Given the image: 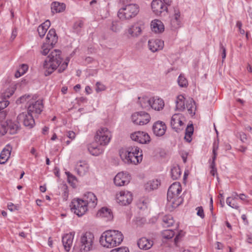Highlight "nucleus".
<instances>
[{
  "label": "nucleus",
  "instance_id": "49",
  "mask_svg": "<svg viewBox=\"0 0 252 252\" xmlns=\"http://www.w3.org/2000/svg\"><path fill=\"white\" fill-rule=\"evenodd\" d=\"M140 114H141V111L136 112L132 115L131 120L134 124L137 125Z\"/></svg>",
  "mask_w": 252,
  "mask_h": 252
},
{
  "label": "nucleus",
  "instance_id": "50",
  "mask_svg": "<svg viewBox=\"0 0 252 252\" xmlns=\"http://www.w3.org/2000/svg\"><path fill=\"white\" fill-rule=\"evenodd\" d=\"M220 54H221L222 61L226 57V49L223 46L222 43H220Z\"/></svg>",
  "mask_w": 252,
  "mask_h": 252
},
{
  "label": "nucleus",
  "instance_id": "32",
  "mask_svg": "<svg viewBox=\"0 0 252 252\" xmlns=\"http://www.w3.org/2000/svg\"><path fill=\"white\" fill-rule=\"evenodd\" d=\"M102 145L95 146L92 145L89 147L88 150L90 153L93 156H97L103 152V148Z\"/></svg>",
  "mask_w": 252,
  "mask_h": 252
},
{
  "label": "nucleus",
  "instance_id": "3",
  "mask_svg": "<svg viewBox=\"0 0 252 252\" xmlns=\"http://www.w3.org/2000/svg\"><path fill=\"white\" fill-rule=\"evenodd\" d=\"M182 187L179 183L175 182L169 188L167 193V203L173 208H176L183 202V198L180 195Z\"/></svg>",
  "mask_w": 252,
  "mask_h": 252
},
{
  "label": "nucleus",
  "instance_id": "36",
  "mask_svg": "<svg viewBox=\"0 0 252 252\" xmlns=\"http://www.w3.org/2000/svg\"><path fill=\"white\" fill-rule=\"evenodd\" d=\"M194 128L192 124L188 125L186 129L185 139L188 142L191 140V137L193 134Z\"/></svg>",
  "mask_w": 252,
  "mask_h": 252
},
{
  "label": "nucleus",
  "instance_id": "60",
  "mask_svg": "<svg viewBox=\"0 0 252 252\" xmlns=\"http://www.w3.org/2000/svg\"><path fill=\"white\" fill-rule=\"evenodd\" d=\"M66 135L71 140L74 139L75 137V133L73 131H68Z\"/></svg>",
  "mask_w": 252,
  "mask_h": 252
},
{
  "label": "nucleus",
  "instance_id": "13",
  "mask_svg": "<svg viewBox=\"0 0 252 252\" xmlns=\"http://www.w3.org/2000/svg\"><path fill=\"white\" fill-rule=\"evenodd\" d=\"M151 7L153 11L157 15H159L162 12L167 10V6L161 0H153Z\"/></svg>",
  "mask_w": 252,
  "mask_h": 252
},
{
  "label": "nucleus",
  "instance_id": "44",
  "mask_svg": "<svg viewBox=\"0 0 252 252\" xmlns=\"http://www.w3.org/2000/svg\"><path fill=\"white\" fill-rule=\"evenodd\" d=\"M170 124L172 128L175 129V130L177 132H180L183 129V127H178V123H177L176 121H174L173 120V116L172 117Z\"/></svg>",
  "mask_w": 252,
  "mask_h": 252
},
{
  "label": "nucleus",
  "instance_id": "11",
  "mask_svg": "<svg viewBox=\"0 0 252 252\" xmlns=\"http://www.w3.org/2000/svg\"><path fill=\"white\" fill-rule=\"evenodd\" d=\"M130 138L133 141L141 144H147L150 141V137L148 133L143 131H137L132 133Z\"/></svg>",
  "mask_w": 252,
  "mask_h": 252
},
{
  "label": "nucleus",
  "instance_id": "52",
  "mask_svg": "<svg viewBox=\"0 0 252 252\" xmlns=\"http://www.w3.org/2000/svg\"><path fill=\"white\" fill-rule=\"evenodd\" d=\"M65 174L67 175V180L69 183H73L74 181L76 180V178L75 176L73 175L69 172H65Z\"/></svg>",
  "mask_w": 252,
  "mask_h": 252
},
{
  "label": "nucleus",
  "instance_id": "58",
  "mask_svg": "<svg viewBox=\"0 0 252 252\" xmlns=\"http://www.w3.org/2000/svg\"><path fill=\"white\" fill-rule=\"evenodd\" d=\"M30 97L31 96L30 95H23L20 97L18 100H17V102L19 101L21 103H24L26 101L27 99H29Z\"/></svg>",
  "mask_w": 252,
  "mask_h": 252
},
{
  "label": "nucleus",
  "instance_id": "47",
  "mask_svg": "<svg viewBox=\"0 0 252 252\" xmlns=\"http://www.w3.org/2000/svg\"><path fill=\"white\" fill-rule=\"evenodd\" d=\"M159 184L158 180L149 182L147 184V188L150 187L151 190L155 189L158 188Z\"/></svg>",
  "mask_w": 252,
  "mask_h": 252
},
{
  "label": "nucleus",
  "instance_id": "16",
  "mask_svg": "<svg viewBox=\"0 0 252 252\" xmlns=\"http://www.w3.org/2000/svg\"><path fill=\"white\" fill-rule=\"evenodd\" d=\"M148 46L149 49L153 52H156L158 50L163 49L164 46V42L161 39H150L148 41Z\"/></svg>",
  "mask_w": 252,
  "mask_h": 252
},
{
  "label": "nucleus",
  "instance_id": "38",
  "mask_svg": "<svg viewBox=\"0 0 252 252\" xmlns=\"http://www.w3.org/2000/svg\"><path fill=\"white\" fill-rule=\"evenodd\" d=\"M174 220L170 215H166L162 218V225L164 227H169L173 224Z\"/></svg>",
  "mask_w": 252,
  "mask_h": 252
},
{
  "label": "nucleus",
  "instance_id": "28",
  "mask_svg": "<svg viewBox=\"0 0 252 252\" xmlns=\"http://www.w3.org/2000/svg\"><path fill=\"white\" fill-rule=\"evenodd\" d=\"M152 98L148 96L139 97L138 102L142 108L149 110L151 107Z\"/></svg>",
  "mask_w": 252,
  "mask_h": 252
},
{
  "label": "nucleus",
  "instance_id": "46",
  "mask_svg": "<svg viewBox=\"0 0 252 252\" xmlns=\"http://www.w3.org/2000/svg\"><path fill=\"white\" fill-rule=\"evenodd\" d=\"M50 45H48L47 43L43 44L42 46V50L41 51V53L43 55H46L49 52L50 50L52 48Z\"/></svg>",
  "mask_w": 252,
  "mask_h": 252
},
{
  "label": "nucleus",
  "instance_id": "9",
  "mask_svg": "<svg viewBox=\"0 0 252 252\" xmlns=\"http://www.w3.org/2000/svg\"><path fill=\"white\" fill-rule=\"evenodd\" d=\"M20 122L18 121L13 122L12 120H7L1 126L4 130V133L9 132L10 134H14L20 129Z\"/></svg>",
  "mask_w": 252,
  "mask_h": 252
},
{
  "label": "nucleus",
  "instance_id": "61",
  "mask_svg": "<svg viewBox=\"0 0 252 252\" xmlns=\"http://www.w3.org/2000/svg\"><path fill=\"white\" fill-rule=\"evenodd\" d=\"M8 208L10 211H14L17 210L16 206L12 203H10V204L8 205Z\"/></svg>",
  "mask_w": 252,
  "mask_h": 252
},
{
  "label": "nucleus",
  "instance_id": "56",
  "mask_svg": "<svg viewBox=\"0 0 252 252\" xmlns=\"http://www.w3.org/2000/svg\"><path fill=\"white\" fill-rule=\"evenodd\" d=\"M18 69L21 74H24L28 69V66L26 64H22Z\"/></svg>",
  "mask_w": 252,
  "mask_h": 252
},
{
  "label": "nucleus",
  "instance_id": "41",
  "mask_svg": "<svg viewBox=\"0 0 252 252\" xmlns=\"http://www.w3.org/2000/svg\"><path fill=\"white\" fill-rule=\"evenodd\" d=\"M83 22L82 21H78L76 22L73 26L74 32L77 33L80 32L82 28L83 27Z\"/></svg>",
  "mask_w": 252,
  "mask_h": 252
},
{
  "label": "nucleus",
  "instance_id": "64",
  "mask_svg": "<svg viewBox=\"0 0 252 252\" xmlns=\"http://www.w3.org/2000/svg\"><path fill=\"white\" fill-rule=\"evenodd\" d=\"M247 12V16H249L250 18H252V7H249Z\"/></svg>",
  "mask_w": 252,
  "mask_h": 252
},
{
  "label": "nucleus",
  "instance_id": "57",
  "mask_svg": "<svg viewBox=\"0 0 252 252\" xmlns=\"http://www.w3.org/2000/svg\"><path fill=\"white\" fill-rule=\"evenodd\" d=\"M230 198H231L230 197H228L227 198V199H226L227 204L233 208L238 209L239 208V206L237 205V204H235V203H231V202L230 201Z\"/></svg>",
  "mask_w": 252,
  "mask_h": 252
},
{
  "label": "nucleus",
  "instance_id": "5",
  "mask_svg": "<svg viewBox=\"0 0 252 252\" xmlns=\"http://www.w3.org/2000/svg\"><path fill=\"white\" fill-rule=\"evenodd\" d=\"M94 236L90 232H86L81 237L80 250L81 252H87L94 248Z\"/></svg>",
  "mask_w": 252,
  "mask_h": 252
},
{
  "label": "nucleus",
  "instance_id": "51",
  "mask_svg": "<svg viewBox=\"0 0 252 252\" xmlns=\"http://www.w3.org/2000/svg\"><path fill=\"white\" fill-rule=\"evenodd\" d=\"M197 215L199 216L201 219H204L205 217L204 210L202 207L200 206L196 208Z\"/></svg>",
  "mask_w": 252,
  "mask_h": 252
},
{
  "label": "nucleus",
  "instance_id": "39",
  "mask_svg": "<svg viewBox=\"0 0 252 252\" xmlns=\"http://www.w3.org/2000/svg\"><path fill=\"white\" fill-rule=\"evenodd\" d=\"M185 99L184 96L182 95L178 96L176 101V108L178 110L183 111L185 109Z\"/></svg>",
  "mask_w": 252,
  "mask_h": 252
},
{
  "label": "nucleus",
  "instance_id": "7",
  "mask_svg": "<svg viewBox=\"0 0 252 252\" xmlns=\"http://www.w3.org/2000/svg\"><path fill=\"white\" fill-rule=\"evenodd\" d=\"M71 210L79 217L82 216L88 210V207L82 199H74L70 205Z\"/></svg>",
  "mask_w": 252,
  "mask_h": 252
},
{
  "label": "nucleus",
  "instance_id": "43",
  "mask_svg": "<svg viewBox=\"0 0 252 252\" xmlns=\"http://www.w3.org/2000/svg\"><path fill=\"white\" fill-rule=\"evenodd\" d=\"M126 150H128L127 154H135L136 155H139L140 154H142V152H139L140 148L138 147H128Z\"/></svg>",
  "mask_w": 252,
  "mask_h": 252
},
{
  "label": "nucleus",
  "instance_id": "29",
  "mask_svg": "<svg viewBox=\"0 0 252 252\" xmlns=\"http://www.w3.org/2000/svg\"><path fill=\"white\" fill-rule=\"evenodd\" d=\"M50 26V22L49 20H48L38 26L37 28V32L39 36L41 38H42L45 35Z\"/></svg>",
  "mask_w": 252,
  "mask_h": 252
},
{
  "label": "nucleus",
  "instance_id": "30",
  "mask_svg": "<svg viewBox=\"0 0 252 252\" xmlns=\"http://www.w3.org/2000/svg\"><path fill=\"white\" fill-rule=\"evenodd\" d=\"M51 9L53 13L62 12L65 9V4L64 3L55 1L51 4Z\"/></svg>",
  "mask_w": 252,
  "mask_h": 252
},
{
  "label": "nucleus",
  "instance_id": "22",
  "mask_svg": "<svg viewBox=\"0 0 252 252\" xmlns=\"http://www.w3.org/2000/svg\"><path fill=\"white\" fill-rule=\"evenodd\" d=\"M73 235L72 233L65 234L62 237V242L64 249L68 252L69 251L73 242Z\"/></svg>",
  "mask_w": 252,
  "mask_h": 252
},
{
  "label": "nucleus",
  "instance_id": "24",
  "mask_svg": "<svg viewBox=\"0 0 252 252\" xmlns=\"http://www.w3.org/2000/svg\"><path fill=\"white\" fill-rule=\"evenodd\" d=\"M180 16V12L178 10H175L174 17L171 19L170 22L173 30L177 29L181 27Z\"/></svg>",
  "mask_w": 252,
  "mask_h": 252
},
{
  "label": "nucleus",
  "instance_id": "53",
  "mask_svg": "<svg viewBox=\"0 0 252 252\" xmlns=\"http://www.w3.org/2000/svg\"><path fill=\"white\" fill-rule=\"evenodd\" d=\"M105 89V87L104 85L100 83V82H97L96 83V88L95 90L97 92H101L104 91Z\"/></svg>",
  "mask_w": 252,
  "mask_h": 252
},
{
  "label": "nucleus",
  "instance_id": "4",
  "mask_svg": "<svg viewBox=\"0 0 252 252\" xmlns=\"http://www.w3.org/2000/svg\"><path fill=\"white\" fill-rule=\"evenodd\" d=\"M139 6L136 4H127L120 8L118 16L122 20H129L135 17L139 12Z\"/></svg>",
  "mask_w": 252,
  "mask_h": 252
},
{
  "label": "nucleus",
  "instance_id": "10",
  "mask_svg": "<svg viewBox=\"0 0 252 252\" xmlns=\"http://www.w3.org/2000/svg\"><path fill=\"white\" fill-rule=\"evenodd\" d=\"M116 199L117 202L120 205H126L131 202L132 194L128 191H121L116 194Z\"/></svg>",
  "mask_w": 252,
  "mask_h": 252
},
{
  "label": "nucleus",
  "instance_id": "26",
  "mask_svg": "<svg viewBox=\"0 0 252 252\" xmlns=\"http://www.w3.org/2000/svg\"><path fill=\"white\" fill-rule=\"evenodd\" d=\"M151 29L155 33H161L164 31V26L160 20H155L151 22Z\"/></svg>",
  "mask_w": 252,
  "mask_h": 252
},
{
  "label": "nucleus",
  "instance_id": "42",
  "mask_svg": "<svg viewBox=\"0 0 252 252\" xmlns=\"http://www.w3.org/2000/svg\"><path fill=\"white\" fill-rule=\"evenodd\" d=\"M178 83L181 87H186L188 85V80L182 74H181L178 77Z\"/></svg>",
  "mask_w": 252,
  "mask_h": 252
},
{
  "label": "nucleus",
  "instance_id": "2",
  "mask_svg": "<svg viewBox=\"0 0 252 252\" xmlns=\"http://www.w3.org/2000/svg\"><path fill=\"white\" fill-rule=\"evenodd\" d=\"M61 51L60 50L55 49L52 51L43 63L44 68L45 69V75H50L57 67L62 64L63 58L61 56Z\"/></svg>",
  "mask_w": 252,
  "mask_h": 252
},
{
  "label": "nucleus",
  "instance_id": "27",
  "mask_svg": "<svg viewBox=\"0 0 252 252\" xmlns=\"http://www.w3.org/2000/svg\"><path fill=\"white\" fill-rule=\"evenodd\" d=\"M152 100L151 108L158 111L163 109L164 103L161 98L153 97Z\"/></svg>",
  "mask_w": 252,
  "mask_h": 252
},
{
  "label": "nucleus",
  "instance_id": "33",
  "mask_svg": "<svg viewBox=\"0 0 252 252\" xmlns=\"http://www.w3.org/2000/svg\"><path fill=\"white\" fill-rule=\"evenodd\" d=\"M141 32V28L137 24L132 25L128 30V33L132 36H137Z\"/></svg>",
  "mask_w": 252,
  "mask_h": 252
},
{
  "label": "nucleus",
  "instance_id": "35",
  "mask_svg": "<svg viewBox=\"0 0 252 252\" xmlns=\"http://www.w3.org/2000/svg\"><path fill=\"white\" fill-rule=\"evenodd\" d=\"M181 171L179 166L173 167L171 169V176L173 180H176L181 176Z\"/></svg>",
  "mask_w": 252,
  "mask_h": 252
},
{
  "label": "nucleus",
  "instance_id": "8",
  "mask_svg": "<svg viewBox=\"0 0 252 252\" xmlns=\"http://www.w3.org/2000/svg\"><path fill=\"white\" fill-rule=\"evenodd\" d=\"M17 120L19 122L23 123L24 126L29 128L33 127L35 124L32 114L30 112H23L17 116Z\"/></svg>",
  "mask_w": 252,
  "mask_h": 252
},
{
  "label": "nucleus",
  "instance_id": "21",
  "mask_svg": "<svg viewBox=\"0 0 252 252\" xmlns=\"http://www.w3.org/2000/svg\"><path fill=\"white\" fill-rule=\"evenodd\" d=\"M46 42L50 45L51 47H53L54 45L58 41V36L56 33V31L54 29H51L48 32L46 37Z\"/></svg>",
  "mask_w": 252,
  "mask_h": 252
},
{
  "label": "nucleus",
  "instance_id": "40",
  "mask_svg": "<svg viewBox=\"0 0 252 252\" xmlns=\"http://www.w3.org/2000/svg\"><path fill=\"white\" fill-rule=\"evenodd\" d=\"M175 235V232L173 230H164L162 232L163 238L166 239H171Z\"/></svg>",
  "mask_w": 252,
  "mask_h": 252
},
{
  "label": "nucleus",
  "instance_id": "31",
  "mask_svg": "<svg viewBox=\"0 0 252 252\" xmlns=\"http://www.w3.org/2000/svg\"><path fill=\"white\" fill-rule=\"evenodd\" d=\"M151 117L150 115L144 111H141L139 115V118L138 120L137 125L142 126L148 124L150 120Z\"/></svg>",
  "mask_w": 252,
  "mask_h": 252
},
{
  "label": "nucleus",
  "instance_id": "25",
  "mask_svg": "<svg viewBox=\"0 0 252 252\" xmlns=\"http://www.w3.org/2000/svg\"><path fill=\"white\" fill-rule=\"evenodd\" d=\"M153 245V242L152 241L145 237L140 238L137 242L138 247L140 249L145 250L150 249L152 247Z\"/></svg>",
  "mask_w": 252,
  "mask_h": 252
},
{
  "label": "nucleus",
  "instance_id": "20",
  "mask_svg": "<svg viewBox=\"0 0 252 252\" xmlns=\"http://www.w3.org/2000/svg\"><path fill=\"white\" fill-rule=\"evenodd\" d=\"M89 165L85 161H80L76 165L75 170L80 176H84L89 170Z\"/></svg>",
  "mask_w": 252,
  "mask_h": 252
},
{
  "label": "nucleus",
  "instance_id": "59",
  "mask_svg": "<svg viewBox=\"0 0 252 252\" xmlns=\"http://www.w3.org/2000/svg\"><path fill=\"white\" fill-rule=\"evenodd\" d=\"M111 30L115 32H116L118 30L119 28L118 27V23L116 21H113L112 22V26L111 27Z\"/></svg>",
  "mask_w": 252,
  "mask_h": 252
},
{
  "label": "nucleus",
  "instance_id": "18",
  "mask_svg": "<svg viewBox=\"0 0 252 252\" xmlns=\"http://www.w3.org/2000/svg\"><path fill=\"white\" fill-rule=\"evenodd\" d=\"M129 178L123 172L118 173L114 179V184L117 186H125L128 184Z\"/></svg>",
  "mask_w": 252,
  "mask_h": 252
},
{
  "label": "nucleus",
  "instance_id": "23",
  "mask_svg": "<svg viewBox=\"0 0 252 252\" xmlns=\"http://www.w3.org/2000/svg\"><path fill=\"white\" fill-rule=\"evenodd\" d=\"M98 217L106 219V220H111L113 218V215L111 210L107 208H102L99 210L96 214Z\"/></svg>",
  "mask_w": 252,
  "mask_h": 252
},
{
  "label": "nucleus",
  "instance_id": "55",
  "mask_svg": "<svg viewBox=\"0 0 252 252\" xmlns=\"http://www.w3.org/2000/svg\"><path fill=\"white\" fill-rule=\"evenodd\" d=\"M219 148L218 143H216V142H214L213 144V157H214V159L217 158V150Z\"/></svg>",
  "mask_w": 252,
  "mask_h": 252
},
{
  "label": "nucleus",
  "instance_id": "54",
  "mask_svg": "<svg viewBox=\"0 0 252 252\" xmlns=\"http://www.w3.org/2000/svg\"><path fill=\"white\" fill-rule=\"evenodd\" d=\"M111 252H129V250L127 248L121 247L113 249Z\"/></svg>",
  "mask_w": 252,
  "mask_h": 252
},
{
  "label": "nucleus",
  "instance_id": "45",
  "mask_svg": "<svg viewBox=\"0 0 252 252\" xmlns=\"http://www.w3.org/2000/svg\"><path fill=\"white\" fill-rule=\"evenodd\" d=\"M69 62V58L67 57L66 58L65 61L62 63L60 68L58 69V72L59 73L63 72L67 68L68 62Z\"/></svg>",
  "mask_w": 252,
  "mask_h": 252
},
{
  "label": "nucleus",
  "instance_id": "14",
  "mask_svg": "<svg viewBox=\"0 0 252 252\" xmlns=\"http://www.w3.org/2000/svg\"><path fill=\"white\" fill-rule=\"evenodd\" d=\"M82 200L88 208H94L97 204L96 197L92 192H88L85 194Z\"/></svg>",
  "mask_w": 252,
  "mask_h": 252
},
{
  "label": "nucleus",
  "instance_id": "37",
  "mask_svg": "<svg viewBox=\"0 0 252 252\" xmlns=\"http://www.w3.org/2000/svg\"><path fill=\"white\" fill-rule=\"evenodd\" d=\"M186 106L188 111L190 114H195L194 111L196 109V106H195V102L192 98H190L187 101Z\"/></svg>",
  "mask_w": 252,
  "mask_h": 252
},
{
  "label": "nucleus",
  "instance_id": "15",
  "mask_svg": "<svg viewBox=\"0 0 252 252\" xmlns=\"http://www.w3.org/2000/svg\"><path fill=\"white\" fill-rule=\"evenodd\" d=\"M166 128V126L163 122L158 121L154 124L153 131L156 136H161L165 134Z\"/></svg>",
  "mask_w": 252,
  "mask_h": 252
},
{
  "label": "nucleus",
  "instance_id": "62",
  "mask_svg": "<svg viewBox=\"0 0 252 252\" xmlns=\"http://www.w3.org/2000/svg\"><path fill=\"white\" fill-rule=\"evenodd\" d=\"M17 31L16 29H14L12 31V35L11 36V40H13L17 36Z\"/></svg>",
  "mask_w": 252,
  "mask_h": 252
},
{
  "label": "nucleus",
  "instance_id": "19",
  "mask_svg": "<svg viewBox=\"0 0 252 252\" xmlns=\"http://www.w3.org/2000/svg\"><path fill=\"white\" fill-rule=\"evenodd\" d=\"M12 149V148L9 144H7L3 149L0 154V164H2L6 163L10 158Z\"/></svg>",
  "mask_w": 252,
  "mask_h": 252
},
{
  "label": "nucleus",
  "instance_id": "12",
  "mask_svg": "<svg viewBox=\"0 0 252 252\" xmlns=\"http://www.w3.org/2000/svg\"><path fill=\"white\" fill-rule=\"evenodd\" d=\"M43 105L41 100H38L36 101L33 100L29 102V105L28 107V112L30 113H35L39 114L42 111Z\"/></svg>",
  "mask_w": 252,
  "mask_h": 252
},
{
  "label": "nucleus",
  "instance_id": "48",
  "mask_svg": "<svg viewBox=\"0 0 252 252\" xmlns=\"http://www.w3.org/2000/svg\"><path fill=\"white\" fill-rule=\"evenodd\" d=\"M173 120L174 121H176L177 123H178V126L179 127H183V126L184 125V123L182 122L181 119V116L179 114H174L173 115Z\"/></svg>",
  "mask_w": 252,
  "mask_h": 252
},
{
  "label": "nucleus",
  "instance_id": "17",
  "mask_svg": "<svg viewBox=\"0 0 252 252\" xmlns=\"http://www.w3.org/2000/svg\"><path fill=\"white\" fill-rule=\"evenodd\" d=\"M120 156L122 159L126 163L136 164L140 162L142 159V154H140L139 155H135L134 157H130V156L126 157V154H120Z\"/></svg>",
  "mask_w": 252,
  "mask_h": 252
},
{
  "label": "nucleus",
  "instance_id": "6",
  "mask_svg": "<svg viewBox=\"0 0 252 252\" xmlns=\"http://www.w3.org/2000/svg\"><path fill=\"white\" fill-rule=\"evenodd\" d=\"M111 137V133L107 128L101 127L96 131L94 138L97 144L105 146L110 142Z\"/></svg>",
  "mask_w": 252,
  "mask_h": 252
},
{
  "label": "nucleus",
  "instance_id": "63",
  "mask_svg": "<svg viewBox=\"0 0 252 252\" xmlns=\"http://www.w3.org/2000/svg\"><path fill=\"white\" fill-rule=\"evenodd\" d=\"M216 159V158H214V157H212V161L210 164V168L211 169L216 168V164H215Z\"/></svg>",
  "mask_w": 252,
  "mask_h": 252
},
{
  "label": "nucleus",
  "instance_id": "1",
  "mask_svg": "<svg viewBox=\"0 0 252 252\" xmlns=\"http://www.w3.org/2000/svg\"><path fill=\"white\" fill-rule=\"evenodd\" d=\"M123 239L124 236L121 231L108 230L102 234L99 241L104 247L111 248L121 244Z\"/></svg>",
  "mask_w": 252,
  "mask_h": 252
},
{
  "label": "nucleus",
  "instance_id": "34",
  "mask_svg": "<svg viewBox=\"0 0 252 252\" xmlns=\"http://www.w3.org/2000/svg\"><path fill=\"white\" fill-rule=\"evenodd\" d=\"M9 102L7 100H2L0 101V121L5 119L6 113L4 109L9 104Z\"/></svg>",
  "mask_w": 252,
  "mask_h": 252
}]
</instances>
